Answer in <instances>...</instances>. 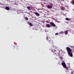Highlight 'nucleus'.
Here are the masks:
<instances>
[{
  "label": "nucleus",
  "mask_w": 74,
  "mask_h": 74,
  "mask_svg": "<svg viewBox=\"0 0 74 74\" xmlns=\"http://www.w3.org/2000/svg\"><path fill=\"white\" fill-rule=\"evenodd\" d=\"M66 49L68 52V53L69 55L71 57H73V53L71 52L72 50L69 47H66Z\"/></svg>",
  "instance_id": "1"
},
{
  "label": "nucleus",
  "mask_w": 74,
  "mask_h": 74,
  "mask_svg": "<svg viewBox=\"0 0 74 74\" xmlns=\"http://www.w3.org/2000/svg\"><path fill=\"white\" fill-rule=\"evenodd\" d=\"M46 39L47 41H48V43L51 45H53V40H51V38H48V37H46Z\"/></svg>",
  "instance_id": "2"
},
{
  "label": "nucleus",
  "mask_w": 74,
  "mask_h": 74,
  "mask_svg": "<svg viewBox=\"0 0 74 74\" xmlns=\"http://www.w3.org/2000/svg\"><path fill=\"white\" fill-rule=\"evenodd\" d=\"M52 52H53L54 53V54H56V55H57V56H58L59 55V53H58V52L55 50H52Z\"/></svg>",
  "instance_id": "3"
},
{
  "label": "nucleus",
  "mask_w": 74,
  "mask_h": 74,
  "mask_svg": "<svg viewBox=\"0 0 74 74\" xmlns=\"http://www.w3.org/2000/svg\"><path fill=\"white\" fill-rule=\"evenodd\" d=\"M62 64L64 68H65L66 67V63H65V62H62Z\"/></svg>",
  "instance_id": "4"
},
{
  "label": "nucleus",
  "mask_w": 74,
  "mask_h": 74,
  "mask_svg": "<svg viewBox=\"0 0 74 74\" xmlns=\"http://www.w3.org/2000/svg\"><path fill=\"white\" fill-rule=\"evenodd\" d=\"M50 24L52 26H53V27H56V25H55L53 22H51Z\"/></svg>",
  "instance_id": "5"
},
{
  "label": "nucleus",
  "mask_w": 74,
  "mask_h": 74,
  "mask_svg": "<svg viewBox=\"0 0 74 74\" xmlns=\"http://www.w3.org/2000/svg\"><path fill=\"white\" fill-rule=\"evenodd\" d=\"M35 14L37 16H40V14L37 13V12H35Z\"/></svg>",
  "instance_id": "6"
},
{
  "label": "nucleus",
  "mask_w": 74,
  "mask_h": 74,
  "mask_svg": "<svg viewBox=\"0 0 74 74\" xmlns=\"http://www.w3.org/2000/svg\"><path fill=\"white\" fill-rule=\"evenodd\" d=\"M47 8H49V9L52 8V6H50L49 5H48Z\"/></svg>",
  "instance_id": "7"
},
{
  "label": "nucleus",
  "mask_w": 74,
  "mask_h": 74,
  "mask_svg": "<svg viewBox=\"0 0 74 74\" xmlns=\"http://www.w3.org/2000/svg\"><path fill=\"white\" fill-rule=\"evenodd\" d=\"M69 30H67L64 32V33L65 35H67V34H68V32H69Z\"/></svg>",
  "instance_id": "8"
},
{
  "label": "nucleus",
  "mask_w": 74,
  "mask_h": 74,
  "mask_svg": "<svg viewBox=\"0 0 74 74\" xmlns=\"http://www.w3.org/2000/svg\"><path fill=\"white\" fill-rule=\"evenodd\" d=\"M65 19L66 21H71V19H70L67 17L65 18Z\"/></svg>",
  "instance_id": "9"
},
{
  "label": "nucleus",
  "mask_w": 74,
  "mask_h": 74,
  "mask_svg": "<svg viewBox=\"0 0 74 74\" xmlns=\"http://www.w3.org/2000/svg\"><path fill=\"white\" fill-rule=\"evenodd\" d=\"M71 3L72 4H73V5H74V0H73L72 1Z\"/></svg>",
  "instance_id": "10"
},
{
  "label": "nucleus",
  "mask_w": 74,
  "mask_h": 74,
  "mask_svg": "<svg viewBox=\"0 0 74 74\" xmlns=\"http://www.w3.org/2000/svg\"><path fill=\"white\" fill-rule=\"evenodd\" d=\"M29 24L30 26H33V24H32V23H29Z\"/></svg>",
  "instance_id": "11"
},
{
  "label": "nucleus",
  "mask_w": 74,
  "mask_h": 74,
  "mask_svg": "<svg viewBox=\"0 0 74 74\" xmlns=\"http://www.w3.org/2000/svg\"><path fill=\"white\" fill-rule=\"evenodd\" d=\"M46 26L47 27H50V25L49 24H47L46 25Z\"/></svg>",
  "instance_id": "12"
},
{
  "label": "nucleus",
  "mask_w": 74,
  "mask_h": 74,
  "mask_svg": "<svg viewBox=\"0 0 74 74\" xmlns=\"http://www.w3.org/2000/svg\"><path fill=\"white\" fill-rule=\"evenodd\" d=\"M5 9L7 10H10V8H9L8 7H6L5 8Z\"/></svg>",
  "instance_id": "13"
},
{
  "label": "nucleus",
  "mask_w": 74,
  "mask_h": 74,
  "mask_svg": "<svg viewBox=\"0 0 74 74\" xmlns=\"http://www.w3.org/2000/svg\"><path fill=\"white\" fill-rule=\"evenodd\" d=\"M27 8L28 10H31L30 7V6H28L27 7Z\"/></svg>",
  "instance_id": "14"
},
{
  "label": "nucleus",
  "mask_w": 74,
  "mask_h": 74,
  "mask_svg": "<svg viewBox=\"0 0 74 74\" xmlns=\"http://www.w3.org/2000/svg\"><path fill=\"white\" fill-rule=\"evenodd\" d=\"M65 68L67 70H68V69H69V68L68 67H67L66 66V67H65V68Z\"/></svg>",
  "instance_id": "15"
},
{
  "label": "nucleus",
  "mask_w": 74,
  "mask_h": 74,
  "mask_svg": "<svg viewBox=\"0 0 74 74\" xmlns=\"http://www.w3.org/2000/svg\"><path fill=\"white\" fill-rule=\"evenodd\" d=\"M60 34H63L64 33V32L63 31H62L60 32Z\"/></svg>",
  "instance_id": "16"
},
{
  "label": "nucleus",
  "mask_w": 74,
  "mask_h": 74,
  "mask_svg": "<svg viewBox=\"0 0 74 74\" xmlns=\"http://www.w3.org/2000/svg\"><path fill=\"white\" fill-rule=\"evenodd\" d=\"M25 20H26L27 21V20H28V18L27 17H25Z\"/></svg>",
  "instance_id": "17"
},
{
  "label": "nucleus",
  "mask_w": 74,
  "mask_h": 74,
  "mask_svg": "<svg viewBox=\"0 0 74 74\" xmlns=\"http://www.w3.org/2000/svg\"><path fill=\"white\" fill-rule=\"evenodd\" d=\"M13 49H15L16 48V47H15V46H13Z\"/></svg>",
  "instance_id": "18"
},
{
  "label": "nucleus",
  "mask_w": 74,
  "mask_h": 74,
  "mask_svg": "<svg viewBox=\"0 0 74 74\" xmlns=\"http://www.w3.org/2000/svg\"><path fill=\"white\" fill-rule=\"evenodd\" d=\"M55 34V35H58V33H56Z\"/></svg>",
  "instance_id": "19"
},
{
  "label": "nucleus",
  "mask_w": 74,
  "mask_h": 74,
  "mask_svg": "<svg viewBox=\"0 0 74 74\" xmlns=\"http://www.w3.org/2000/svg\"><path fill=\"white\" fill-rule=\"evenodd\" d=\"M46 22H47V23H49V21H46Z\"/></svg>",
  "instance_id": "20"
},
{
  "label": "nucleus",
  "mask_w": 74,
  "mask_h": 74,
  "mask_svg": "<svg viewBox=\"0 0 74 74\" xmlns=\"http://www.w3.org/2000/svg\"><path fill=\"white\" fill-rule=\"evenodd\" d=\"M60 58L61 59H63V58L62 57H61V58Z\"/></svg>",
  "instance_id": "21"
},
{
  "label": "nucleus",
  "mask_w": 74,
  "mask_h": 74,
  "mask_svg": "<svg viewBox=\"0 0 74 74\" xmlns=\"http://www.w3.org/2000/svg\"><path fill=\"white\" fill-rule=\"evenodd\" d=\"M71 74H73V73H72V72H71Z\"/></svg>",
  "instance_id": "22"
},
{
  "label": "nucleus",
  "mask_w": 74,
  "mask_h": 74,
  "mask_svg": "<svg viewBox=\"0 0 74 74\" xmlns=\"http://www.w3.org/2000/svg\"><path fill=\"white\" fill-rule=\"evenodd\" d=\"M73 11H74V9H73Z\"/></svg>",
  "instance_id": "23"
}]
</instances>
